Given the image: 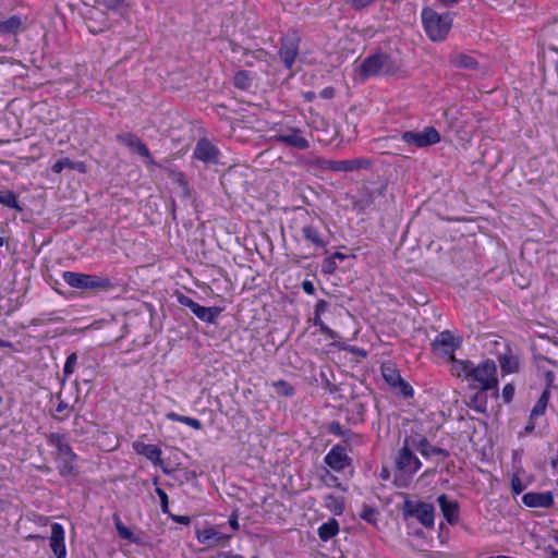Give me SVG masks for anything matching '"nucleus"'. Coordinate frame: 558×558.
I'll return each instance as SVG.
<instances>
[{
  "label": "nucleus",
  "instance_id": "16",
  "mask_svg": "<svg viewBox=\"0 0 558 558\" xmlns=\"http://www.w3.org/2000/svg\"><path fill=\"white\" fill-rule=\"evenodd\" d=\"M522 502L529 508H550L554 505L551 492H529L522 496Z\"/></svg>",
  "mask_w": 558,
  "mask_h": 558
},
{
  "label": "nucleus",
  "instance_id": "45",
  "mask_svg": "<svg viewBox=\"0 0 558 558\" xmlns=\"http://www.w3.org/2000/svg\"><path fill=\"white\" fill-rule=\"evenodd\" d=\"M156 493H157L158 497L160 498L162 512L167 513L168 507H169V500H168L167 494L159 487L156 488Z\"/></svg>",
  "mask_w": 558,
  "mask_h": 558
},
{
  "label": "nucleus",
  "instance_id": "4",
  "mask_svg": "<svg viewBox=\"0 0 558 558\" xmlns=\"http://www.w3.org/2000/svg\"><path fill=\"white\" fill-rule=\"evenodd\" d=\"M63 281L71 288L92 291H108L113 288L109 277L75 271H63Z\"/></svg>",
  "mask_w": 558,
  "mask_h": 558
},
{
  "label": "nucleus",
  "instance_id": "46",
  "mask_svg": "<svg viewBox=\"0 0 558 558\" xmlns=\"http://www.w3.org/2000/svg\"><path fill=\"white\" fill-rule=\"evenodd\" d=\"M182 423L183 424H186L187 426L194 428V429H201L202 428V423L201 421L194 418V417H190V416H185L184 420H182Z\"/></svg>",
  "mask_w": 558,
  "mask_h": 558
},
{
  "label": "nucleus",
  "instance_id": "17",
  "mask_svg": "<svg viewBox=\"0 0 558 558\" xmlns=\"http://www.w3.org/2000/svg\"><path fill=\"white\" fill-rule=\"evenodd\" d=\"M193 155L203 162H217L219 149L207 138H201L194 148Z\"/></svg>",
  "mask_w": 558,
  "mask_h": 558
},
{
  "label": "nucleus",
  "instance_id": "38",
  "mask_svg": "<svg viewBox=\"0 0 558 558\" xmlns=\"http://www.w3.org/2000/svg\"><path fill=\"white\" fill-rule=\"evenodd\" d=\"M526 485L521 481V471L518 470L511 477V490L514 495L521 494Z\"/></svg>",
  "mask_w": 558,
  "mask_h": 558
},
{
  "label": "nucleus",
  "instance_id": "58",
  "mask_svg": "<svg viewBox=\"0 0 558 558\" xmlns=\"http://www.w3.org/2000/svg\"><path fill=\"white\" fill-rule=\"evenodd\" d=\"M222 558H243V557L241 555H233V554L226 553L222 555Z\"/></svg>",
  "mask_w": 558,
  "mask_h": 558
},
{
  "label": "nucleus",
  "instance_id": "39",
  "mask_svg": "<svg viewBox=\"0 0 558 558\" xmlns=\"http://www.w3.org/2000/svg\"><path fill=\"white\" fill-rule=\"evenodd\" d=\"M361 518L366 522L375 525L377 523L378 511L372 507H364L361 512Z\"/></svg>",
  "mask_w": 558,
  "mask_h": 558
},
{
  "label": "nucleus",
  "instance_id": "55",
  "mask_svg": "<svg viewBox=\"0 0 558 558\" xmlns=\"http://www.w3.org/2000/svg\"><path fill=\"white\" fill-rule=\"evenodd\" d=\"M512 393H513V388L512 386H506L505 389H504V397H505V400L506 401H510L511 397H512Z\"/></svg>",
  "mask_w": 558,
  "mask_h": 558
},
{
  "label": "nucleus",
  "instance_id": "34",
  "mask_svg": "<svg viewBox=\"0 0 558 558\" xmlns=\"http://www.w3.org/2000/svg\"><path fill=\"white\" fill-rule=\"evenodd\" d=\"M0 204L10 208L22 210L16 195L11 191L0 192Z\"/></svg>",
  "mask_w": 558,
  "mask_h": 558
},
{
  "label": "nucleus",
  "instance_id": "9",
  "mask_svg": "<svg viewBox=\"0 0 558 558\" xmlns=\"http://www.w3.org/2000/svg\"><path fill=\"white\" fill-rule=\"evenodd\" d=\"M178 302L187 308L202 322L214 323L221 313V308L217 306L206 307L193 301L190 296L180 294Z\"/></svg>",
  "mask_w": 558,
  "mask_h": 558
},
{
  "label": "nucleus",
  "instance_id": "37",
  "mask_svg": "<svg viewBox=\"0 0 558 558\" xmlns=\"http://www.w3.org/2000/svg\"><path fill=\"white\" fill-rule=\"evenodd\" d=\"M548 399H549V393L547 390H545L541 398L538 399L537 403L535 404V407L533 408L532 410V416H538V415H542L544 414L545 410H546V407H547V402H548Z\"/></svg>",
  "mask_w": 558,
  "mask_h": 558
},
{
  "label": "nucleus",
  "instance_id": "33",
  "mask_svg": "<svg viewBox=\"0 0 558 558\" xmlns=\"http://www.w3.org/2000/svg\"><path fill=\"white\" fill-rule=\"evenodd\" d=\"M114 523L118 534L121 538L129 539L132 543L140 542L138 537H136L134 533L128 526H125L118 517L114 519Z\"/></svg>",
  "mask_w": 558,
  "mask_h": 558
},
{
  "label": "nucleus",
  "instance_id": "24",
  "mask_svg": "<svg viewBox=\"0 0 558 558\" xmlns=\"http://www.w3.org/2000/svg\"><path fill=\"white\" fill-rule=\"evenodd\" d=\"M410 513L414 515L423 525L433 527L435 512L432 505L424 502L417 504L413 509L410 510Z\"/></svg>",
  "mask_w": 558,
  "mask_h": 558
},
{
  "label": "nucleus",
  "instance_id": "6",
  "mask_svg": "<svg viewBox=\"0 0 558 558\" xmlns=\"http://www.w3.org/2000/svg\"><path fill=\"white\" fill-rule=\"evenodd\" d=\"M421 466V461L411 452L408 447V440H405V444L400 450L397 459L398 474L396 476V481L400 486H405L408 484V480L416 473Z\"/></svg>",
  "mask_w": 558,
  "mask_h": 558
},
{
  "label": "nucleus",
  "instance_id": "2",
  "mask_svg": "<svg viewBox=\"0 0 558 558\" xmlns=\"http://www.w3.org/2000/svg\"><path fill=\"white\" fill-rule=\"evenodd\" d=\"M421 19L424 31L432 41H442L452 27V17L449 13L439 14L429 7L422 10Z\"/></svg>",
  "mask_w": 558,
  "mask_h": 558
},
{
  "label": "nucleus",
  "instance_id": "60",
  "mask_svg": "<svg viewBox=\"0 0 558 558\" xmlns=\"http://www.w3.org/2000/svg\"><path fill=\"white\" fill-rule=\"evenodd\" d=\"M551 466L558 469V456L551 460Z\"/></svg>",
  "mask_w": 558,
  "mask_h": 558
},
{
  "label": "nucleus",
  "instance_id": "7",
  "mask_svg": "<svg viewBox=\"0 0 558 558\" xmlns=\"http://www.w3.org/2000/svg\"><path fill=\"white\" fill-rule=\"evenodd\" d=\"M390 69L389 57L385 53H375L367 57L359 68V78L361 82L368 77L387 73Z\"/></svg>",
  "mask_w": 558,
  "mask_h": 558
},
{
  "label": "nucleus",
  "instance_id": "26",
  "mask_svg": "<svg viewBox=\"0 0 558 558\" xmlns=\"http://www.w3.org/2000/svg\"><path fill=\"white\" fill-rule=\"evenodd\" d=\"M80 399L78 386H61L56 400L64 401L68 407H75Z\"/></svg>",
  "mask_w": 558,
  "mask_h": 558
},
{
  "label": "nucleus",
  "instance_id": "14",
  "mask_svg": "<svg viewBox=\"0 0 558 558\" xmlns=\"http://www.w3.org/2000/svg\"><path fill=\"white\" fill-rule=\"evenodd\" d=\"M272 140L301 150L310 148V142L302 136V131L295 128H290L287 132L275 135Z\"/></svg>",
  "mask_w": 558,
  "mask_h": 558
},
{
  "label": "nucleus",
  "instance_id": "48",
  "mask_svg": "<svg viewBox=\"0 0 558 558\" xmlns=\"http://www.w3.org/2000/svg\"><path fill=\"white\" fill-rule=\"evenodd\" d=\"M70 169L71 170H75V171H77L80 173H85L86 170H87L85 162H83V161H72V160H71Z\"/></svg>",
  "mask_w": 558,
  "mask_h": 558
},
{
  "label": "nucleus",
  "instance_id": "51",
  "mask_svg": "<svg viewBox=\"0 0 558 558\" xmlns=\"http://www.w3.org/2000/svg\"><path fill=\"white\" fill-rule=\"evenodd\" d=\"M335 96V89L332 87H326L320 92V97L324 99H331Z\"/></svg>",
  "mask_w": 558,
  "mask_h": 558
},
{
  "label": "nucleus",
  "instance_id": "10",
  "mask_svg": "<svg viewBox=\"0 0 558 558\" xmlns=\"http://www.w3.org/2000/svg\"><path fill=\"white\" fill-rule=\"evenodd\" d=\"M320 166L333 172H352L360 169H367L372 166V161L366 158H355L348 160H325Z\"/></svg>",
  "mask_w": 558,
  "mask_h": 558
},
{
  "label": "nucleus",
  "instance_id": "11",
  "mask_svg": "<svg viewBox=\"0 0 558 558\" xmlns=\"http://www.w3.org/2000/svg\"><path fill=\"white\" fill-rule=\"evenodd\" d=\"M195 536L201 544L208 547L227 545L231 538L230 535L219 532L214 526H205L203 529L196 530Z\"/></svg>",
  "mask_w": 558,
  "mask_h": 558
},
{
  "label": "nucleus",
  "instance_id": "25",
  "mask_svg": "<svg viewBox=\"0 0 558 558\" xmlns=\"http://www.w3.org/2000/svg\"><path fill=\"white\" fill-rule=\"evenodd\" d=\"M134 449L138 454L146 457L148 460L154 462L155 464L160 463L161 450L155 446L144 442L134 444Z\"/></svg>",
  "mask_w": 558,
  "mask_h": 558
},
{
  "label": "nucleus",
  "instance_id": "15",
  "mask_svg": "<svg viewBox=\"0 0 558 558\" xmlns=\"http://www.w3.org/2000/svg\"><path fill=\"white\" fill-rule=\"evenodd\" d=\"M329 308V303L325 300L317 301L314 310L313 325L319 328V331L326 336L328 339H337L339 338L338 332L329 328L324 320L322 319V315L325 314Z\"/></svg>",
  "mask_w": 558,
  "mask_h": 558
},
{
  "label": "nucleus",
  "instance_id": "44",
  "mask_svg": "<svg viewBox=\"0 0 558 558\" xmlns=\"http://www.w3.org/2000/svg\"><path fill=\"white\" fill-rule=\"evenodd\" d=\"M99 2L108 10H118L124 4L125 0H99Z\"/></svg>",
  "mask_w": 558,
  "mask_h": 558
},
{
  "label": "nucleus",
  "instance_id": "27",
  "mask_svg": "<svg viewBox=\"0 0 558 558\" xmlns=\"http://www.w3.org/2000/svg\"><path fill=\"white\" fill-rule=\"evenodd\" d=\"M381 375L386 384H407L400 376L397 365L392 362L381 364Z\"/></svg>",
  "mask_w": 558,
  "mask_h": 558
},
{
  "label": "nucleus",
  "instance_id": "13",
  "mask_svg": "<svg viewBox=\"0 0 558 558\" xmlns=\"http://www.w3.org/2000/svg\"><path fill=\"white\" fill-rule=\"evenodd\" d=\"M117 141L119 143H121L122 145H124L125 147H128L131 153L137 154V155L144 157L145 159H147V161L149 163L154 162L149 149L141 141V138L137 135H135L133 133L118 134L117 135Z\"/></svg>",
  "mask_w": 558,
  "mask_h": 558
},
{
  "label": "nucleus",
  "instance_id": "50",
  "mask_svg": "<svg viewBox=\"0 0 558 558\" xmlns=\"http://www.w3.org/2000/svg\"><path fill=\"white\" fill-rule=\"evenodd\" d=\"M302 289L307 294H314V292H315V287H314L313 282L310 280H305L302 282Z\"/></svg>",
  "mask_w": 558,
  "mask_h": 558
},
{
  "label": "nucleus",
  "instance_id": "56",
  "mask_svg": "<svg viewBox=\"0 0 558 558\" xmlns=\"http://www.w3.org/2000/svg\"><path fill=\"white\" fill-rule=\"evenodd\" d=\"M316 95L314 92H306V93H303V98L305 101L307 102H311L315 99Z\"/></svg>",
  "mask_w": 558,
  "mask_h": 558
},
{
  "label": "nucleus",
  "instance_id": "35",
  "mask_svg": "<svg viewBox=\"0 0 558 558\" xmlns=\"http://www.w3.org/2000/svg\"><path fill=\"white\" fill-rule=\"evenodd\" d=\"M233 84L240 89H246L251 85V76L247 71H239L233 76Z\"/></svg>",
  "mask_w": 558,
  "mask_h": 558
},
{
  "label": "nucleus",
  "instance_id": "20",
  "mask_svg": "<svg viewBox=\"0 0 558 558\" xmlns=\"http://www.w3.org/2000/svg\"><path fill=\"white\" fill-rule=\"evenodd\" d=\"M437 500L447 522L449 524H456L459 521V504L454 499L448 498L446 495H440Z\"/></svg>",
  "mask_w": 558,
  "mask_h": 558
},
{
  "label": "nucleus",
  "instance_id": "57",
  "mask_svg": "<svg viewBox=\"0 0 558 558\" xmlns=\"http://www.w3.org/2000/svg\"><path fill=\"white\" fill-rule=\"evenodd\" d=\"M0 342L3 343L2 345H0V348H12L13 347V343L10 341L0 339Z\"/></svg>",
  "mask_w": 558,
  "mask_h": 558
},
{
  "label": "nucleus",
  "instance_id": "22",
  "mask_svg": "<svg viewBox=\"0 0 558 558\" xmlns=\"http://www.w3.org/2000/svg\"><path fill=\"white\" fill-rule=\"evenodd\" d=\"M325 462L331 469L341 471L349 465V458L343 448L335 447L325 457Z\"/></svg>",
  "mask_w": 558,
  "mask_h": 558
},
{
  "label": "nucleus",
  "instance_id": "43",
  "mask_svg": "<svg viewBox=\"0 0 558 558\" xmlns=\"http://www.w3.org/2000/svg\"><path fill=\"white\" fill-rule=\"evenodd\" d=\"M81 366L86 368H95L96 362L95 359L90 356L89 352H84L81 354Z\"/></svg>",
  "mask_w": 558,
  "mask_h": 558
},
{
  "label": "nucleus",
  "instance_id": "29",
  "mask_svg": "<svg viewBox=\"0 0 558 558\" xmlns=\"http://www.w3.org/2000/svg\"><path fill=\"white\" fill-rule=\"evenodd\" d=\"M555 365L551 364L548 360H542L537 363V374L541 380H544L545 384H553L555 380Z\"/></svg>",
  "mask_w": 558,
  "mask_h": 558
},
{
  "label": "nucleus",
  "instance_id": "62",
  "mask_svg": "<svg viewBox=\"0 0 558 558\" xmlns=\"http://www.w3.org/2000/svg\"><path fill=\"white\" fill-rule=\"evenodd\" d=\"M179 522L186 523V522H189V519L187 518H180Z\"/></svg>",
  "mask_w": 558,
  "mask_h": 558
},
{
  "label": "nucleus",
  "instance_id": "8",
  "mask_svg": "<svg viewBox=\"0 0 558 558\" xmlns=\"http://www.w3.org/2000/svg\"><path fill=\"white\" fill-rule=\"evenodd\" d=\"M401 140L416 148H425L438 144L441 141L439 132L434 126H426L422 131H405Z\"/></svg>",
  "mask_w": 558,
  "mask_h": 558
},
{
  "label": "nucleus",
  "instance_id": "63",
  "mask_svg": "<svg viewBox=\"0 0 558 558\" xmlns=\"http://www.w3.org/2000/svg\"><path fill=\"white\" fill-rule=\"evenodd\" d=\"M4 244V239L0 236V246Z\"/></svg>",
  "mask_w": 558,
  "mask_h": 558
},
{
  "label": "nucleus",
  "instance_id": "23",
  "mask_svg": "<svg viewBox=\"0 0 558 558\" xmlns=\"http://www.w3.org/2000/svg\"><path fill=\"white\" fill-rule=\"evenodd\" d=\"M280 58L282 59L287 69H291L298 54L299 45L295 39H284L279 50Z\"/></svg>",
  "mask_w": 558,
  "mask_h": 558
},
{
  "label": "nucleus",
  "instance_id": "31",
  "mask_svg": "<svg viewBox=\"0 0 558 558\" xmlns=\"http://www.w3.org/2000/svg\"><path fill=\"white\" fill-rule=\"evenodd\" d=\"M325 506L336 515L342 514L344 510V498L336 495H328L325 498Z\"/></svg>",
  "mask_w": 558,
  "mask_h": 558
},
{
  "label": "nucleus",
  "instance_id": "5",
  "mask_svg": "<svg viewBox=\"0 0 558 558\" xmlns=\"http://www.w3.org/2000/svg\"><path fill=\"white\" fill-rule=\"evenodd\" d=\"M462 344V340L459 337H456L451 331L444 330L439 332L432 342V351L438 356L448 360L451 362V367H453V361L457 360L454 357V352Z\"/></svg>",
  "mask_w": 558,
  "mask_h": 558
},
{
  "label": "nucleus",
  "instance_id": "47",
  "mask_svg": "<svg viewBox=\"0 0 558 558\" xmlns=\"http://www.w3.org/2000/svg\"><path fill=\"white\" fill-rule=\"evenodd\" d=\"M375 0H351V4L354 9L361 10L371 5Z\"/></svg>",
  "mask_w": 558,
  "mask_h": 558
},
{
  "label": "nucleus",
  "instance_id": "36",
  "mask_svg": "<svg viewBox=\"0 0 558 558\" xmlns=\"http://www.w3.org/2000/svg\"><path fill=\"white\" fill-rule=\"evenodd\" d=\"M77 364H78V355H77V353L73 352L66 357L64 368H63V375H64L63 381H65L68 379V377L74 373Z\"/></svg>",
  "mask_w": 558,
  "mask_h": 558
},
{
  "label": "nucleus",
  "instance_id": "52",
  "mask_svg": "<svg viewBox=\"0 0 558 558\" xmlns=\"http://www.w3.org/2000/svg\"><path fill=\"white\" fill-rule=\"evenodd\" d=\"M166 416H167V418H168V420H170V421H175V422H181V423H182V420H184V418H185V416H183V415H179V414H177V413H174V412H169V413H167V415H166Z\"/></svg>",
  "mask_w": 558,
  "mask_h": 558
},
{
  "label": "nucleus",
  "instance_id": "54",
  "mask_svg": "<svg viewBox=\"0 0 558 558\" xmlns=\"http://www.w3.org/2000/svg\"><path fill=\"white\" fill-rule=\"evenodd\" d=\"M336 269V263L331 259V258H328L326 260V272H333Z\"/></svg>",
  "mask_w": 558,
  "mask_h": 558
},
{
  "label": "nucleus",
  "instance_id": "40",
  "mask_svg": "<svg viewBox=\"0 0 558 558\" xmlns=\"http://www.w3.org/2000/svg\"><path fill=\"white\" fill-rule=\"evenodd\" d=\"M74 407H68L64 401L57 400L56 413L60 418L66 417L73 411Z\"/></svg>",
  "mask_w": 558,
  "mask_h": 558
},
{
  "label": "nucleus",
  "instance_id": "30",
  "mask_svg": "<svg viewBox=\"0 0 558 558\" xmlns=\"http://www.w3.org/2000/svg\"><path fill=\"white\" fill-rule=\"evenodd\" d=\"M450 61L457 68L475 69L477 66L476 60L465 53H456L451 57Z\"/></svg>",
  "mask_w": 558,
  "mask_h": 558
},
{
  "label": "nucleus",
  "instance_id": "53",
  "mask_svg": "<svg viewBox=\"0 0 558 558\" xmlns=\"http://www.w3.org/2000/svg\"><path fill=\"white\" fill-rule=\"evenodd\" d=\"M229 524H230V526H231L234 531L239 530V526H240V525H239V521H238V515H236L235 513H233V514L230 517V519H229Z\"/></svg>",
  "mask_w": 558,
  "mask_h": 558
},
{
  "label": "nucleus",
  "instance_id": "28",
  "mask_svg": "<svg viewBox=\"0 0 558 558\" xmlns=\"http://www.w3.org/2000/svg\"><path fill=\"white\" fill-rule=\"evenodd\" d=\"M340 526L336 519H329L318 527V536L323 542H327L339 533Z\"/></svg>",
  "mask_w": 558,
  "mask_h": 558
},
{
  "label": "nucleus",
  "instance_id": "19",
  "mask_svg": "<svg viewBox=\"0 0 558 558\" xmlns=\"http://www.w3.org/2000/svg\"><path fill=\"white\" fill-rule=\"evenodd\" d=\"M50 547L57 558L65 557L64 530L59 523L51 525Z\"/></svg>",
  "mask_w": 558,
  "mask_h": 558
},
{
  "label": "nucleus",
  "instance_id": "59",
  "mask_svg": "<svg viewBox=\"0 0 558 558\" xmlns=\"http://www.w3.org/2000/svg\"><path fill=\"white\" fill-rule=\"evenodd\" d=\"M332 257L338 259H344L345 255L340 252H336Z\"/></svg>",
  "mask_w": 558,
  "mask_h": 558
},
{
  "label": "nucleus",
  "instance_id": "42",
  "mask_svg": "<svg viewBox=\"0 0 558 558\" xmlns=\"http://www.w3.org/2000/svg\"><path fill=\"white\" fill-rule=\"evenodd\" d=\"M70 166H71V159L69 158H63V159H60L58 161H56L51 168V170L54 172V173H61L63 171V169L65 168H69L70 169Z\"/></svg>",
  "mask_w": 558,
  "mask_h": 558
},
{
  "label": "nucleus",
  "instance_id": "1",
  "mask_svg": "<svg viewBox=\"0 0 558 558\" xmlns=\"http://www.w3.org/2000/svg\"><path fill=\"white\" fill-rule=\"evenodd\" d=\"M451 373L463 380L477 384H498V368L494 360L484 359L475 364L470 360H454Z\"/></svg>",
  "mask_w": 558,
  "mask_h": 558
},
{
  "label": "nucleus",
  "instance_id": "21",
  "mask_svg": "<svg viewBox=\"0 0 558 558\" xmlns=\"http://www.w3.org/2000/svg\"><path fill=\"white\" fill-rule=\"evenodd\" d=\"M301 232L304 240L312 245L315 252H326L327 243L316 227L312 225H305L302 227Z\"/></svg>",
  "mask_w": 558,
  "mask_h": 558
},
{
  "label": "nucleus",
  "instance_id": "12",
  "mask_svg": "<svg viewBox=\"0 0 558 558\" xmlns=\"http://www.w3.org/2000/svg\"><path fill=\"white\" fill-rule=\"evenodd\" d=\"M501 379L508 375L518 374L521 369V357L513 350L507 348L505 352L498 354Z\"/></svg>",
  "mask_w": 558,
  "mask_h": 558
},
{
  "label": "nucleus",
  "instance_id": "61",
  "mask_svg": "<svg viewBox=\"0 0 558 558\" xmlns=\"http://www.w3.org/2000/svg\"><path fill=\"white\" fill-rule=\"evenodd\" d=\"M330 430H331L332 433H339V425L332 424V425L330 426Z\"/></svg>",
  "mask_w": 558,
  "mask_h": 558
},
{
  "label": "nucleus",
  "instance_id": "64",
  "mask_svg": "<svg viewBox=\"0 0 558 558\" xmlns=\"http://www.w3.org/2000/svg\"><path fill=\"white\" fill-rule=\"evenodd\" d=\"M553 556H554V558H558V551H555V553L553 554Z\"/></svg>",
  "mask_w": 558,
  "mask_h": 558
},
{
  "label": "nucleus",
  "instance_id": "3",
  "mask_svg": "<svg viewBox=\"0 0 558 558\" xmlns=\"http://www.w3.org/2000/svg\"><path fill=\"white\" fill-rule=\"evenodd\" d=\"M48 440L57 450L54 459L59 474L63 477L74 476L76 474L75 463L77 456L71 449L65 437L59 434H51Z\"/></svg>",
  "mask_w": 558,
  "mask_h": 558
},
{
  "label": "nucleus",
  "instance_id": "18",
  "mask_svg": "<svg viewBox=\"0 0 558 558\" xmlns=\"http://www.w3.org/2000/svg\"><path fill=\"white\" fill-rule=\"evenodd\" d=\"M25 28V19L19 14L0 19V35L2 36H16Z\"/></svg>",
  "mask_w": 558,
  "mask_h": 558
},
{
  "label": "nucleus",
  "instance_id": "49",
  "mask_svg": "<svg viewBox=\"0 0 558 558\" xmlns=\"http://www.w3.org/2000/svg\"><path fill=\"white\" fill-rule=\"evenodd\" d=\"M399 390L396 392V395H401L404 398H410L413 396V389L412 386H399Z\"/></svg>",
  "mask_w": 558,
  "mask_h": 558
},
{
  "label": "nucleus",
  "instance_id": "32",
  "mask_svg": "<svg viewBox=\"0 0 558 558\" xmlns=\"http://www.w3.org/2000/svg\"><path fill=\"white\" fill-rule=\"evenodd\" d=\"M417 449L425 457H430V456H436V454L446 456V453L442 449L432 446L426 439H421L418 441Z\"/></svg>",
  "mask_w": 558,
  "mask_h": 558
},
{
  "label": "nucleus",
  "instance_id": "41",
  "mask_svg": "<svg viewBox=\"0 0 558 558\" xmlns=\"http://www.w3.org/2000/svg\"><path fill=\"white\" fill-rule=\"evenodd\" d=\"M493 386H482L476 392H475V401H478V404L476 405V409L480 411L484 410V398L486 397V392L489 388Z\"/></svg>",
  "mask_w": 558,
  "mask_h": 558
}]
</instances>
